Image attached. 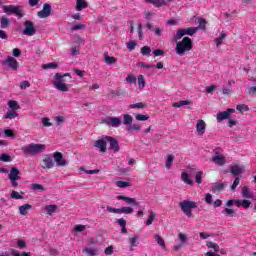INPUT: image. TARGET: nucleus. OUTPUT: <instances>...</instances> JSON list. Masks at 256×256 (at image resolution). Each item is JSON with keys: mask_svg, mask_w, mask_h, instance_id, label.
Returning <instances> with one entry per match:
<instances>
[{"mask_svg": "<svg viewBox=\"0 0 256 256\" xmlns=\"http://www.w3.org/2000/svg\"><path fill=\"white\" fill-rule=\"evenodd\" d=\"M193 49V40L189 37H184L182 41H176V53L177 55H180V57H183L185 53L191 51Z\"/></svg>", "mask_w": 256, "mask_h": 256, "instance_id": "obj_1", "label": "nucleus"}, {"mask_svg": "<svg viewBox=\"0 0 256 256\" xmlns=\"http://www.w3.org/2000/svg\"><path fill=\"white\" fill-rule=\"evenodd\" d=\"M47 146L45 144H35L31 143L22 147V151L24 155H30L31 157H35V155H40V153H44Z\"/></svg>", "mask_w": 256, "mask_h": 256, "instance_id": "obj_2", "label": "nucleus"}, {"mask_svg": "<svg viewBox=\"0 0 256 256\" xmlns=\"http://www.w3.org/2000/svg\"><path fill=\"white\" fill-rule=\"evenodd\" d=\"M179 207L181 211L186 215V217H193V209H197V202H193L191 200H184L179 203Z\"/></svg>", "mask_w": 256, "mask_h": 256, "instance_id": "obj_3", "label": "nucleus"}, {"mask_svg": "<svg viewBox=\"0 0 256 256\" xmlns=\"http://www.w3.org/2000/svg\"><path fill=\"white\" fill-rule=\"evenodd\" d=\"M4 13L8 15H16L17 17H24L25 13H23V9L21 6H14V5H4L3 6Z\"/></svg>", "mask_w": 256, "mask_h": 256, "instance_id": "obj_4", "label": "nucleus"}, {"mask_svg": "<svg viewBox=\"0 0 256 256\" xmlns=\"http://www.w3.org/2000/svg\"><path fill=\"white\" fill-rule=\"evenodd\" d=\"M197 33V28L195 27H190L186 29H180L176 32V35L174 36V41H179L182 37H185V35H194Z\"/></svg>", "mask_w": 256, "mask_h": 256, "instance_id": "obj_5", "label": "nucleus"}, {"mask_svg": "<svg viewBox=\"0 0 256 256\" xmlns=\"http://www.w3.org/2000/svg\"><path fill=\"white\" fill-rule=\"evenodd\" d=\"M23 35H27L28 37H33L35 33H37V30L35 29V24L30 21L26 20L24 22V30L22 31Z\"/></svg>", "mask_w": 256, "mask_h": 256, "instance_id": "obj_6", "label": "nucleus"}, {"mask_svg": "<svg viewBox=\"0 0 256 256\" xmlns=\"http://www.w3.org/2000/svg\"><path fill=\"white\" fill-rule=\"evenodd\" d=\"M53 85H54L55 89H57L58 91H62V92L69 91V88L71 87V85L65 83V77L56 79V81L53 83Z\"/></svg>", "mask_w": 256, "mask_h": 256, "instance_id": "obj_7", "label": "nucleus"}, {"mask_svg": "<svg viewBox=\"0 0 256 256\" xmlns=\"http://www.w3.org/2000/svg\"><path fill=\"white\" fill-rule=\"evenodd\" d=\"M52 157L57 167H67V165H69V161L63 159V154L61 152H54Z\"/></svg>", "mask_w": 256, "mask_h": 256, "instance_id": "obj_8", "label": "nucleus"}, {"mask_svg": "<svg viewBox=\"0 0 256 256\" xmlns=\"http://www.w3.org/2000/svg\"><path fill=\"white\" fill-rule=\"evenodd\" d=\"M106 209L108 213H118L119 215H121V213L131 215V213H133V208L131 207L113 208L111 206H107Z\"/></svg>", "mask_w": 256, "mask_h": 256, "instance_id": "obj_9", "label": "nucleus"}, {"mask_svg": "<svg viewBox=\"0 0 256 256\" xmlns=\"http://www.w3.org/2000/svg\"><path fill=\"white\" fill-rule=\"evenodd\" d=\"M106 143H109V151H113V153H119V149H121L119 146V141L111 136H106Z\"/></svg>", "mask_w": 256, "mask_h": 256, "instance_id": "obj_10", "label": "nucleus"}, {"mask_svg": "<svg viewBox=\"0 0 256 256\" xmlns=\"http://www.w3.org/2000/svg\"><path fill=\"white\" fill-rule=\"evenodd\" d=\"M102 121L108 127H119L123 123L119 117H106Z\"/></svg>", "mask_w": 256, "mask_h": 256, "instance_id": "obj_11", "label": "nucleus"}, {"mask_svg": "<svg viewBox=\"0 0 256 256\" xmlns=\"http://www.w3.org/2000/svg\"><path fill=\"white\" fill-rule=\"evenodd\" d=\"M94 147L100 149V153H107V139L106 136L94 142Z\"/></svg>", "mask_w": 256, "mask_h": 256, "instance_id": "obj_12", "label": "nucleus"}, {"mask_svg": "<svg viewBox=\"0 0 256 256\" xmlns=\"http://www.w3.org/2000/svg\"><path fill=\"white\" fill-rule=\"evenodd\" d=\"M51 4L49 3H45L43 5V9L39 12H37V15L40 17V19H47V17H49V15H51Z\"/></svg>", "mask_w": 256, "mask_h": 256, "instance_id": "obj_13", "label": "nucleus"}, {"mask_svg": "<svg viewBox=\"0 0 256 256\" xmlns=\"http://www.w3.org/2000/svg\"><path fill=\"white\" fill-rule=\"evenodd\" d=\"M3 65H7L10 67V69H12V71H17V69H19V62H17V59L11 56H8L5 62H3Z\"/></svg>", "mask_w": 256, "mask_h": 256, "instance_id": "obj_14", "label": "nucleus"}, {"mask_svg": "<svg viewBox=\"0 0 256 256\" xmlns=\"http://www.w3.org/2000/svg\"><path fill=\"white\" fill-rule=\"evenodd\" d=\"M42 163V169H53V167H55V162H53L51 155L44 156Z\"/></svg>", "mask_w": 256, "mask_h": 256, "instance_id": "obj_15", "label": "nucleus"}, {"mask_svg": "<svg viewBox=\"0 0 256 256\" xmlns=\"http://www.w3.org/2000/svg\"><path fill=\"white\" fill-rule=\"evenodd\" d=\"M231 113H235V109L228 108L226 111L220 112L216 115L217 121H224V119H229Z\"/></svg>", "mask_w": 256, "mask_h": 256, "instance_id": "obj_16", "label": "nucleus"}, {"mask_svg": "<svg viewBox=\"0 0 256 256\" xmlns=\"http://www.w3.org/2000/svg\"><path fill=\"white\" fill-rule=\"evenodd\" d=\"M19 168L17 167H13L10 170V173L8 175V179L10 181H19V179H21V177H19Z\"/></svg>", "mask_w": 256, "mask_h": 256, "instance_id": "obj_17", "label": "nucleus"}, {"mask_svg": "<svg viewBox=\"0 0 256 256\" xmlns=\"http://www.w3.org/2000/svg\"><path fill=\"white\" fill-rule=\"evenodd\" d=\"M207 127V124H205L204 120H198L196 123V131L199 135L205 134V129Z\"/></svg>", "mask_w": 256, "mask_h": 256, "instance_id": "obj_18", "label": "nucleus"}, {"mask_svg": "<svg viewBox=\"0 0 256 256\" xmlns=\"http://www.w3.org/2000/svg\"><path fill=\"white\" fill-rule=\"evenodd\" d=\"M118 201H125L126 203H128V205H139V202H137V200H135V198H130V197H127V196H123V195H120L117 197Z\"/></svg>", "mask_w": 256, "mask_h": 256, "instance_id": "obj_19", "label": "nucleus"}, {"mask_svg": "<svg viewBox=\"0 0 256 256\" xmlns=\"http://www.w3.org/2000/svg\"><path fill=\"white\" fill-rule=\"evenodd\" d=\"M195 23H198V26L194 27V29H197V31H199V29H202V31H205L207 29V27H206L207 20L206 19L198 17V18H196Z\"/></svg>", "mask_w": 256, "mask_h": 256, "instance_id": "obj_20", "label": "nucleus"}, {"mask_svg": "<svg viewBox=\"0 0 256 256\" xmlns=\"http://www.w3.org/2000/svg\"><path fill=\"white\" fill-rule=\"evenodd\" d=\"M211 161L215 165H218V167H223V165L226 163L225 156H214L212 157Z\"/></svg>", "mask_w": 256, "mask_h": 256, "instance_id": "obj_21", "label": "nucleus"}, {"mask_svg": "<svg viewBox=\"0 0 256 256\" xmlns=\"http://www.w3.org/2000/svg\"><path fill=\"white\" fill-rule=\"evenodd\" d=\"M242 197L244 199H255V194H253V192H250L247 186H244L242 188Z\"/></svg>", "mask_w": 256, "mask_h": 256, "instance_id": "obj_22", "label": "nucleus"}, {"mask_svg": "<svg viewBox=\"0 0 256 256\" xmlns=\"http://www.w3.org/2000/svg\"><path fill=\"white\" fill-rule=\"evenodd\" d=\"M245 171V168L240 167L239 165H235L231 167L230 173H232V175H235L236 177L241 175V173H243Z\"/></svg>", "mask_w": 256, "mask_h": 256, "instance_id": "obj_23", "label": "nucleus"}, {"mask_svg": "<svg viewBox=\"0 0 256 256\" xmlns=\"http://www.w3.org/2000/svg\"><path fill=\"white\" fill-rule=\"evenodd\" d=\"M225 189V183H215L211 187L212 193H221Z\"/></svg>", "mask_w": 256, "mask_h": 256, "instance_id": "obj_24", "label": "nucleus"}, {"mask_svg": "<svg viewBox=\"0 0 256 256\" xmlns=\"http://www.w3.org/2000/svg\"><path fill=\"white\" fill-rule=\"evenodd\" d=\"M104 61L107 65H115L117 63V58L109 56V52L104 53Z\"/></svg>", "mask_w": 256, "mask_h": 256, "instance_id": "obj_25", "label": "nucleus"}, {"mask_svg": "<svg viewBox=\"0 0 256 256\" xmlns=\"http://www.w3.org/2000/svg\"><path fill=\"white\" fill-rule=\"evenodd\" d=\"M33 206H31L30 204H24L22 206H19V213L20 215H27V213H29V211H31Z\"/></svg>", "mask_w": 256, "mask_h": 256, "instance_id": "obj_26", "label": "nucleus"}, {"mask_svg": "<svg viewBox=\"0 0 256 256\" xmlns=\"http://www.w3.org/2000/svg\"><path fill=\"white\" fill-rule=\"evenodd\" d=\"M181 179L183 182L186 183V185H191V186L195 185L193 180H191V178H189V173H187V172H182Z\"/></svg>", "mask_w": 256, "mask_h": 256, "instance_id": "obj_27", "label": "nucleus"}, {"mask_svg": "<svg viewBox=\"0 0 256 256\" xmlns=\"http://www.w3.org/2000/svg\"><path fill=\"white\" fill-rule=\"evenodd\" d=\"M88 4L85 0H77L76 1V11H83V9H87Z\"/></svg>", "mask_w": 256, "mask_h": 256, "instance_id": "obj_28", "label": "nucleus"}, {"mask_svg": "<svg viewBox=\"0 0 256 256\" xmlns=\"http://www.w3.org/2000/svg\"><path fill=\"white\" fill-rule=\"evenodd\" d=\"M118 225L121 227V233H127V221L123 218L117 220Z\"/></svg>", "mask_w": 256, "mask_h": 256, "instance_id": "obj_29", "label": "nucleus"}, {"mask_svg": "<svg viewBox=\"0 0 256 256\" xmlns=\"http://www.w3.org/2000/svg\"><path fill=\"white\" fill-rule=\"evenodd\" d=\"M156 217H157V214H155V212H153V210H150L149 217L146 220L147 227H149V225H153V222L155 221Z\"/></svg>", "mask_w": 256, "mask_h": 256, "instance_id": "obj_30", "label": "nucleus"}, {"mask_svg": "<svg viewBox=\"0 0 256 256\" xmlns=\"http://www.w3.org/2000/svg\"><path fill=\"white\" fill-rule=\"evenodd\" d=\"M155 241L156 243L162 247V249H167V247L165 246V240H163V237H161V235L156 234L154 235Z\"/></svg>", "mask_w": 256, "mask_h": 256, "instance_id": "obj_31", "label": "nucleus"}, {"mask_svg": "<svg viewBox=\"0 0 256 256\" xmlns=\"http://www.w3.org/2000/svg\"><path fill=\"white\" fill-rule=\"evenodd\" d=\"M173 161H175V156L173 154H169L166 158V164H165L166 169H171L173 165Z\"/></svg>", "mask_w": 256, "mask_h": 256, "instance_id": "obj_32", "label": "nucleus"}, {"mask_svg": "<svg viewBox=\"0 0 256 256\" xmlns=\"http://www.w3.org/2000/svg\"><path fill=\"white\" fill-rule=\"evenodd\" d=\"M147 2L154 5V7H163L167 5V2H165V0H147Z\"/></svg>", "mask_w": 256, "mask_h": 256, "instance_id": "obj_33", "label": "nucleus"}, {"mask_svg": "<svg viewBox=\"0 0 256 256\" xmlns=\"http://www.w3.org/2000/svg\"><path fill=\"white\" fill-rule=\"evenodd\" d=\"M133 123V116L129 114H124L123 116V125L129 127Z\"/></svg>", "mask_w": 256, "mask_h": 256, "instance_id": "obj_34", "label": "nucleus"}, {"mask_svg": "<svg viewBox=\"0 0 256 256\" xmlns=\"http://www.w3.org/2000/svg\"><path fill=\"white\" fill-rule=\"evenodd\" d=\"M83 253H86L88 256H96L98 253V250L95 248L85 247L83 249Z\"/></svg>", "mask_w": 256, "mask_h": 256, "instance_id": "obj_35", "label": "nucleus"}, {"mask_svg": "<svg viewBox=\"0 0 256 256\" xmlns=\"http://www.w3.org/2000/svg\"><path fill=\"white\" fill-rule=\"evenodd\" d=\"M227 38V34L220 33V36L218 38H215L216 47H219L220 45H223V40Z\"/></svg>", "mask_w": 256, "mask_h": 256, "instance_id": "obj_36", "label": "nucleus"}, {"mask_svg": "<svg viewBox=\"0 0 256 256\" xmlns=\"http://www.w3.org/2000/svg\"><path fill=\"white\" fill-rule=\"evenodd\" d=\"M44 209H45L47 215H53V213H55V211H57V205H47V206H45Z\"/></svg>", "mask_w": 256, "mask_h": 256, "instance_id": "obj_37", "label": "nucleus"}, {"mask_svg": "<svg viewBox=\"0 0 256 256\" xmlns=\"http://www.w3.org/2000/svg\"><path fill=\"white\" fill-rule=\"evenodd\" d=\"M141 130V125H139L138 123L133 124V125H129L127 126V131L128 133H133V131H140Z\"/></svg>", "mask_w": 256, "mask_h": 256, "instance_id": "obj_38", "label": "nucleus"}, {"mask_svg": "<svg viewBox=\"0 0 256 256\" xmlns=\"http://www.w3.org/2000/svg\"><path fill=\"white\" fill-rule=\"evenodd\" d=\"M185 105H191V101H189V100H182V101H179V102H174L172 104V107L179 108V107H183Z\"/></svg>", "mask_w": 256, "mask_h": 256, "instance_id": "obj_39", "label": "nucleus"}, {"mask_svg": "<svg viewBox=\"0 0 256 256\" xmlns=\"http://www.w3.org/2000/svg\"><path fill=\"white\" fill-rule=\"evenodd\" d=\"M15 117H19V114L15 110H10L5 115V119H15Z\"/></svg>", "mask_w": 256, "mask_h": 256, "instance_id": "obj_40", "label": "nucleus"}, {"mask_svg": "<svg viewBox=\"0 0 256 256\" xmlns=\"http://www.w3.org/2000/svg\"><path fill=\"white\" fill-rule=\"evenodd\" d=\"M58 67H59V64L57 62H52V63L42 65V69H57Z\"/></svg>", "mask_w": 256, "mask_h": 256, "instance_id": "obj_41", "label": "nucleus"}, {"mask_svg": "<svg viewBox=\"0 0 256 256\" xmlns=\"http://www.w3.org/2000/svg\"><path fill=\"white\" fill-rule=\"evenodd\" d=\"M145 107H147V105L142 102L129 105V109H145Z\"/></svg>", "mask_w": 256, "mask_h": 256, "instance_id": "obj_42", "label": "nucleus"}, {"mask_svg": "<svg viewBox=\"0 0 256 256\" xmlns=\"http://www.w3.org/2000/svg\"><path fill=\"white\" fill-rule=\"evenodd\" d=\"M140 52L143 54V55H146L147 57H151V47L149 46H143L140 50Z\"/></svg>", "mask_w": 256, "mask_h": 256, "instance_id": "obj_43", "label": "nucleus"}, {"mask_svg": "<svg viewBox=\"0 0 256 256\" xmlns=\"http://www.w3.org/2000/svg\"><path fill=\"white\" fill-rule=\"evenodd\" d=\"M195 181L198 183V185H201L203 183V171H198L195 175Z\"/></svg>", "mask_w": 256, "mask_h": 256, "instance_id": "obj_44", "label": "nucleus"}, {"mask_svg": "<svg viewBox=\"0 0 256 256\" xmlns=\"http://www.w3.org/2000/svg\"><path fill=\"white\" fill-rule=\"evenodd\" d=\"M31 189L33 191H45V187L41 184H38V183H34L31 185Z\"/></svg>", "mask_w": 256, "mask_h": 256, "instance_id": "obj_45", "label": "nucleus"}, {"mask_svg": "<svg viewBox=\"0 0 256 256\" xmlns=\"http://www.w3.org/2000/svg\"><path fill=\"white\" fill-rule=\"evenodd\" d=\"M138 87L139 89H143L145 87V78L143 75L138 76Z\"/></svg>", "mask_w": 256, "mask_h": 256, "instance_id": "obj_46", "label": "nucleus"}, {"mask_svg": "<svg viewBox=\"0 0 256 256\" xmlns=\"http://www.w3.org/2000/svg\"><path fill=\"white\" fill-rule=\"evenodd\" d=\"M208 249H214V251L219 252V244L213 242H207Z\"/></svg>", "mask_w": 256, "mask_h": 256, "instance_id": "obj_47", "label": "nucleus"}, {"mask_svg": "<svg viewBox=\"0 0 256 256\" xmlns=\"http://www.w3.org/2000/svg\"><path fill=\"white\" fill-rule=\"evenodd\" d=\"M178 239H179L181 245H185V243H187V235H185L183 233L178 234Z\"/></svg>", "mask_w": 256, "mask_h": 256, "instance_id": "obj_48", "label": "nucleus"}, {"mask_svg": "<svg viewBox=\"0 0 256 256\" xmlns=\"http://www.w3.org/2000/svg\"><path fill=\"white\" fill-rule=\"evenodd\" d=\"M0 23L2 29H7V26L9 25V19H7L6 17H2L0 19Z\"/></svg>", "mask_w": 256, "mask_h": 256, "instance_id": "obj_49", "label": "nucleus"}, {"mask_svg": "<svg viewBox=\"0 0 256 256\" xmlns=\"http://www.w3.org/2000/svg\"><path fill=\"white\" fill-rule=\"evenodd\" d=\"M236 110L240 111V113H243V111H249V106L245 104H239L236 106Z\"/></svg>", "mask_w": 256, "mask_h": 256, "instance_id": "obj_50", "label": "nucleus"}, {"mask_svg": "<svg viewBox=\"0 0 256 256\" xmlns=\"http://www.w3.org/2000/svg\"><path fill=\"white\" fill-rule=\"evenodd\" d=\"M81 29H87V26L85 24H76L71 27V31H79Z\"/></svg>", "mask_w": 256, "mask_h": 256, "instance_id": "obj_51", "label": "nucleus"}, {"mask_svg": "<svg viewBox=\"0 0 256 256\" xmlns=\"http://www.w3.org/2000/svg\"><path fill=\"white\" fill-rule=\"evenodd\" d=\"M8 106L10 107V109H12V111H15V109H19V104H17V101L10 100L8 102Z\"/></svg>", "mask_w": 256, "mask_h": 256, "instance_id": "obj_52", "label": "nucleus"}, {"mask_svg": "<svg viewBox=\"0 0 256 256\" xmlns=\"http://www.w3.org/2000/svg\"><path fill=\"white\" fill-rule=\"evenodd\" d=\"M137 241H139V235H134L132 238H130L131 247H137Z\"/></svg>", "mask_w": 256, "mask_h": 256, "instance_id": "obj_53", "label": "nucleus"}, {"mask_svg": "<svg viewBox=\"0 0 256 256\" xmlns=\"http://www.w3.org/2000/svg\"><path fill=\"white\" fill-rule=\"evenodd\" d=\"M0 161H3L4 163L11 162V156L9 154H2L0 156Z\"/></svg>", "mask_w": 256, "mask_h": 256, "instance_id": "obj_54", "label": "nucleus"}, {"mask_svg": "<svg viewBox=\"0 0 256 256\" xmlns=\"http://www.w3.org/2000/svg\"><path fill=\"white\" fill-rule=\"evenodd\" d=\"M85 229H87V227L85 225H76L74 228V231H76V233H83V231H85Z\"/></svg>", "mask_w": 256, "mask_h": 256, "instance_id": "obj_55", "label": "nucleus"}, {"mask_svg": "<svg viewBox=\"0 0 256 256\" xmlns=\"http://www.w3.org/2000/svg\"><path fill=\"white\" fill-rule=\"evenodd\" d=\"M117 187H120V189H125V187H129V182L125 181H117L116 182Z\"/></svg>", "mask_w": 256, "mask_h": 256, "instance_id": "obj_56", "label": "nucleus"}, {"mask_svg": "<svg viewBox=\"0 0 256 256\" xmlns=\"http://www.w3.org/2000/svg\"><path fill=\"white\" fill-rule=\"evenodd\" d=\"M149 115L137 114L136 120L137 121H148Z\"/></svg>", "mask_w": 256, "mask_h": 256, "instance_id": "obj_57", "label": "nucleus"}, {"mask_svg": "<svg viewBox=\"0 0 256 256\" xmlns=\"http://www.w3.org/2000/svg\"><path fill=\"white\" fill-rule=\"evenodd\" d=\"M126 81L127 83H137V77H135L134 75H131L129 74L127 77H126Z\"/></svg>", "mask_w": 256, "mask_h": 256, "instance_id": "obj_58", "label": "nucleus"}, {"mask_svg": "<svg viewBox=\"0 0 256 256\" xmlns=\"http://www.w3.org/2000/svg\"><path fill=\"white\" fill-rule=\"evenodd\" d=\"M55 119L56 125H58V127H61V125L65 123V118L63 116H57Z\"/></svg>", "mask_w": 256, "mask_h": 256, "instance_id": "obj_59", "label": "nucleus"}, {"mask_svg": "<svg viewBox=\"0 0 256 256\" xmlns=\"http://www.w3.org/2000/svg\"><path fill=\"white\" fill-rule=\"evenodd\" d=\"M10 197L11 199H23V195L19 194L17 191H12Z\"/></svg>", "mask_w": 256, "mask_h": 256, "instance_id": "obj_60", "label": "nucleus"}, {"mask_svg": "<svg viewBox=\"0 0 256 256\" xmlns=\"http://www.w3.org/2000/svg\"><path fill=\"white\" fill-rule=\"evenodd\" d=\"M27 87H31V83L27 80H24L20 83V89L25 90Z\"/></svg>", "mask_w": 256, "mask_h": 256, "instance_id": "obj_61", "label": "nucleus"}, {"mask_svg": "<svg viewBox=\"0 0 256 256\" xmlns=\"http://www.w3.org/2000/svg\"><path fill=\"white\" fill-rule=\"evenodd\" d=\"M205 203H207V205H211L213 203V195L207 193L205 196Z\"/></svg>", "mask_w": 256, "mask_h": 256, "instance_id": "obj_62", "label": "nucleus"}, {"mask_svg": "<svg viewBox=\"0 0 256 256\" xmlns=\"http://www.w3.org/2000/svg\"><path fill=\"white\" fill-rule=\"evenodd\" d=\"M4 134L6 135V137L15 139V133L13 132V130L6 129V130H4Z\"/></svg>", "mask_w": 256, "mask_h": 256, "instance_id": "obj_63", "label": "nucleus"}, {"mask_svg": "<svg viewBox=\"0 0 256 256\" xmlns=\"http://www.w3.org/2000/svg\"><path fill=\"white\" fill-rule=\"evenodd\" d=\"M42 124H43V127H51L53 125L52 123H50L49 118H43L42 119Z\"/></svg>", "mask_w": 256, "mask_h": 256, "instance_id": "obj_64", "label": "nucleus"}]
</instances>
